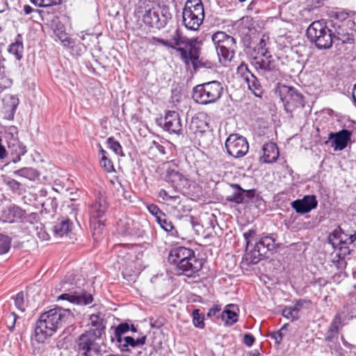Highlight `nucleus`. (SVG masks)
<instances>
[{"label":"nucleus","mask_w":356,"mask_h":356,"mask_svg":"<svg viewBox=\"0 0 356 356\" xmlns=\"http://www.w3.org/2000/svg\"><path fill=\"white\" fill-rule=\"evenodd\" d=\"M245 241V253L243 262L247 265H254L261 260L268 258V254H273L280 247L278 236L276 233H262L257 234V231L250 229L243 233Z\"/></svg>","instance_id":"f257e3e1"},{"label":"nucleus","mask_w":356,"mask_h":356,"mask_svg":"<svg viewBox=\"0 0 356 356\" xmlns=\"http://www.w3.org/2000/svg\"><path fill=\"white\" fill-rule=\"evenodd\" d=\"M74 316L68 309L56 307L42 314L35 327V338L42 343L64 324L70 323Z\"/></svg>","instance_id":"f03ea898"},{"label":"nucleus","mask_w":356,"mask_h":356,"mask_svg":"<svg viewBox=\"0 0 356 356\" xmlns=\"http://www.w3.org/2000/svg\"><path fill=\"white\" fill-rule=\"evenodd\" d=\"M258 53L262 58H254L253 65L259 75L264 76L268 81L275 82L280 77L277 62L273 58L272 55L265 46H259Z\"/></svg>","instance_id":"7ed1b4c3"},{"label":"nucleus","mask_w":356,"mask_h":356,"mask_svg":"<svg viewBox=\"0 0 356 356\" xmlns=\"http://www.w3.org/2000/svg\"><path fill=\"white\" fill-rule=\"evenodd\" d=\"M224 88L218 81L199 84L193 89V99L200 104H209L218 102L222 96Z\"/></svg>","instance_id":"20e7f679"},{"label":"nucleus","mask_w":356,"mask_h":356,"mask_svg":"<svg viewBox=\"0 0 356 356\" xmlns=\"http://www.w3.org/2000/svg\"><path fill=\"white\" fill-rule=\"evenodd\" d=\"M175 49L180 54L181 60L187 65L191 62L194 70L197 71L200 69H213L216 65L209 60L200 58V49L199 46H184L178 48L176 46H170Z\"/></svg>","instance_id":"39448f33"},{"label":"nucleus","mask_w":356,"mask_h":356,"mask_svg":"<svg viewBox=\"0 0 356 356\" xmlns=\"http://www.w3.org/2000/svg\"><path fill=\"white\" fill-rule=\"evenodd\" d=\"M276 93L280 96L287 113H292L297 108L305 106L304 96L294 87L278 84Z\"/></svg>","instance_id":"423d86ee"},{"label":"nucleus","mask_w":356,"mask_h":356,"mask_svg":"<svg viewBox=\"0 0 356 356\" xmlns=\"http://www.w3.org/2000/svg\"><path fill=\"white\" fill-rule=\"evenodd\" d=\"M307 35L311 42L315 44H332L335 40L332 38V31L327 29L323 22H312L307 29Z\"/></svg>","instance_id":"0eeeda50"},{"label":"nucleus","mask_w":356,"mask_h":356,"mask_svg":"<svg viewBox=\"0 0 356 356\" xmlns=\"http://www.w3.org/2000/svg\"><path fill=\"white\" fill-rule=\"evenodd\" d=\"M108 210V203L105 195L99 193L90 204L89 213L91 226L96 229L104 225V216Z\"/></svg>","instance_id":"6e6552de"},{"label":"nucleus","mask_w":356,"mask_h":356,"mask_svg":"<svg viewBox=\"0 0 356 356\" xmlns=\"http://www.w3.org/2000/svg\"><path fill=\"white\" fill-rule=\"evenodd\" d=\"M164 180L177 191L186 188L188 182L186 176L179 171L178 162L175 160L168 163Z\"/></svg>","instance_id":"1a4fd4ad"},{"label":"nucleus","mask_w":356,"mask_h":356,"mask_svg":"<svg viewBox=\"0 0 356 356\" xmlns=\"http://www.w3.org/2000/svg\"><path fill=\"white\" fill-rule=\"evenodd\" d=\"M99 339L91 334L90 332L81 334L76 341L77 356H92V353L98 355L100 346L96 342Z\"/></svg>","instance_id":"9d476101"},{"label":"nucleus","mask_w":356,"mask_h":356,"mask_svg":"<svg viewBox=\"0 0 356 356\" xmlns=\"http://www.w3.org/2000/svg\"><path fill=\"white\" fill-rule=\"evenodd\" d=\"M227 153L236 158L244 156L248 152L249 145L245 138L238 134H231L225 141Z\"/></svg>","instance_id":"9b49d317"},{"label":"nucleus","mask_w":356,"mask_h":356,"mask_svg":"<svg viewBox=\"0 0 356 356\" xmlns=\"http://www.w3.org/2000/svg\"><path fill=\"white\" fill-rule=\"evenodd\" d=\"M157 124L170 134H182L183 125L179 113L168 111L163 118L156 120Z\"/></svg>","instance_id":"f8f14e48"},{"label":"nucleus","mask_w":356,"mask_h":356,"mask_svg":"<svg viewBox=\"0 0 356 356\" xmlns=\"http://www.w3.org/2000/svg\"><path fill=\"white\" fill-rule=\"evenodd\" d=\"M170 14L160 9H149L143 15V22L149 26L160 29L165 26Z\"/></svg>","instance_id":"ddd939ff"},{"label":"nucleus","mask_w":356,"mask_h":356,"mask_svg":"<svg viewBox=\"0 0 356 356\" xmlns=\"http://www.w3.org/2000/svg\"><path fill=\"white\" fill-rule=\"evenodd\" d=\"M352 135V131L346 129L338 132H330L328 134V140L325 142V144L330 143V146L334 151H342L346 148L351 140Z\"/></svg>","instance_id":"4468645a"},{"label":"nucleus","mask_w":356,"mask_h":356,"mask_svg":"<svg viewBox=\"0 0 356 356\" xmlns=\"http://www.w3.org/2000/svg\"><path fill=\"white\" fill-rule=\"evenodd\" d=\"M185 261L183 265H181V266L175 270L176 273L189 278L199 277L203 266L202 260L195 255Z\"/></svg>","instance_id":"2eb2a0df"},{"label":"nucleus","mask_w":356,"mask_h":356,"mask_svg":"<svg viewBox=\"0 0 356 356\" xmlns=\"http://www.w3.org/2000/svg\"><path fill=\"white\" fill-rule=\"evenodd\" d=\"M195 252L184 246H179L171 249L168 254V261L174 266V270L183 265L188 259L194 257Z\"/></svg>","instance_id":"dca6fc26"},{"label":"nucleus","mask_w":356,"mask_h":356,"mask_svg":"<svg viewBox=\"0 0 356 356\" xmlns=\"http://www.w3.org/2000/svg\"><path fill=\"white\" fill-rule=\"evenodd\" d=\"M291 205L298 213L304 214L316 209L318 201L316 197L314 195H305L302 199L294 200Z\"/></svg>","instance_id":"f3484780"},{"label":"nucleus","mask_w":356,"mask_h":356,"mask_svg":"<svg viewBox=\"0 0 356 356\" xmlns=\"http://www.w3.org/2000/svg\"><path fill=\"white\" fill-rule=\"evenodd\" d=\"M342 321L340 314H337L330 323L325 335V341L330 348H336L338 343L339 329Z\"/></svg>","instance_id":"a211bd4d"},{"label":"nucleus","mask_w":356,"mask_h":356,"mask_svg":"<svg viewBox=\"0 0 356 356\" xmlns=\"http://www.w3.org/2000/svg\"><path fill=\"white\" fill-rule=\"evenodd\" d=\"M183 22L185 26L190 30H197L202 24L204 18V11L197 13L183 11Z\"/></svg>","instance_id":"6ab92c4d"},{"label":"nucleus","mask_w":356,"mask_h":356,"mask_svg":"<svg viewBox=\"0 0 356 356\" xmlns=\"http://www.w3.org/2000/svg\"><path fill=\"white\" fill-rule=\"evenodd\" d=\"M59 300H68L77 305H88L93 300L92 296L85 291H74L70 293H63L58 297Z\"/></svg>","instance_id":"aec40b11"},{"label":"nucleus","mask_w":356,"mask_h":356,"mask_svg":"<svg viewBox=\"0 0 356 356\" xmlns=\"http://www.w3.org/2000/svg\"><path fill=\"white\" fill-rule=\"evenodd\" d=\"M89 320L92 327L86 332H90L92 335L101 338L106 328L104 315L101 312L92 314L90 316Z\"/></svg>","instance_id":"412c9836"},{"label":"nucleus","mask_w":356,"mask_h":356,"mask_svg":"<svg viewBox=\"0 0 356 356\" xmlns=\"http://www.w3.org/2000/svg\"><path fill=\"white\" fill-rule=\"evenodd\" d=\"M263 156L260 158V161L272 163L277 161L279 156V151L277 146L274 143H267L262 147Z\"/></svg>","instance_id":"4be33fe9"},{"label":"nucleus","mask_w":356,"mask_h":356,"mask_svg":"<svg viewBox=\"0 0 356 356\" xmlns=\"http://www.w3.org/2000/svg\"><path fill=\"white\" fill-rule=\"evenodd\" d=\"M230 187L233 189V193L226 197V200L237 204H246L248 190L242 188L238 184H231Z\"/></svg>","instance_id":"5701e85b"},{"label":"nucleus","mask_w":356,"mask_h":356,"mask_svg":"<svg viewBox=\"0 0 356 356\" xmlns=\"http://www.w3.org/2000/svg\"><path fill=\"white\" fill-rule=\"evenodd\" d=\"M136 223L130 218H124L118 222V229L122 235H133L135 234Z\"/></svg>","instance_id":"b1692460"},{"label":"nucleus","mask_w":356,"mask_h":356,"mask_svg":"<svg viewBox=\"0 0 356 356\" xmlns=\"http://www.w3.org/2000/svg\"><path fill=\"white\" fill-rule=\"evenodd\" d=\"M332 38L335 40L333 43L339 44L346 43H353L354 42V33L353 31L348 32L346 29H339L337 34L332 33Z\"/></svg>","instance_id":"393cba45"},{"label":"nucleus","mask_w":356,"mask_h":356,"mask_svg":"<svg viewBox=\"0 0 356 356\" xmlns=\"http://www.w3.org/2000/svg\"><path fill=\"white\" fill-rule=\"evenodd\" d=\"M216 50L219 62L222 65H226L234 56V51L227 48L226 46H216Z\"/></svg>","instance_id":"a878e982"},{"label":"nucleus","mask_w":356,"mask_h":356,"mask_svg":"<svg viewBox=\"0 0 356 356\" xmlns=\"http://www.w3.org/2000/svg\"><path fill=\"white\" fill-rule=\"evenodd\" d=\"M72 222L70 219L63 218L53 227V231L56 235L62 236L67 234L72 229Z\"/></svg>","instance_id":"bb28decb"},{"label":"nucleus","mask_w":356,"mask_h":356,"mask_svg":"<svg viewBox=\"0 0 356 356\" xmlns=\"http://www.w3.org/2000/svg\"><path fill=\"white\" fill-rule=\"evenodd\" d=\"M248 84V89L258 97H261L264 93L263 87L257 79V77L253 74L250 79L245 81Z\"/></svg>","instance_id":"cd10ccee"},{"label":"nucleus","mask_w":356,"mask_h":356,"mask_svg":"<svg viewBox=\"0 0 356 356\" xmlns=\"http://www.w3.org/2000/svg\"><path fill=\"white\" fill-rule=\"evenodd\" d=\"M146 338V336H143L140 338L135 339L132 337H124V342L123 345H121L122 348L120 350L122 352H129L130 350L129 348V346L135 348L138 346H143L145 343Z\"/></svg>","instance_id":"c85d7f7f"},{"label":"nucleus","mask_w":356,"mask_h":356,"mask_svg":"<svg viewBox=\"0 0 356 356\" xmlns=\"http://www.w3.org/2000/svg\"><path fill=\"white\" fill-rule=\"evenodd\" d=\"M212 41L215 44L226 43L227 44H233L236 43L235 38L227 34L223 31H218L211 37Z\"/></svg>","instance_id":"c756f323"},{"label":"nucleus","mask_w":356,"mask_h":356,"mask_svg":"<svg viewBox=\"0 0 356 356\" xmlns=\"http://www.w3.org/2000/svg\"><path fill=\"white\" fill-rule=\"evenodd\" d=\"M238 314L235 311L225 309L220 314V318L225 326H232L238 321Z\"/></svg>","instance_id":"7c9ffc66"},{"label":"nucleus","mask_w":356,"mask_h":356,"mask_svg":"<svg viewBox=\"0 0 356 356\" xmlns=\"http://www.w3.org/2000/svg\"><path fill=\"white\" fill-rule=\"evenodd\" d=\"M1 101L6 112L14 113L19 104L18 99L11 95H5Z\"/></svg>","instance_id":"2f4dec72"},{"label":"nucleus","mask_w":356,"mask_h":356,"mask_svg":"<svg viewBox=\"0 0 356 356\" xmlns=\"http://www.w3.org/2000/svg\"><path fill=\"white\" fill-rule=\"evenodd\" d=\"M250 202L254 204L257 207H259L264 204V201L255 189H250L247 191L246 203Z\"/></svg>","instance_id":"473e14b6"},{"label":"nucleus","mask_w":356,"mask_h":356,"mask_svg":"<svg viewBox=\"0 0 356 356\" xmlns=\"http://www.w3.org/2000/svg\"><path fill=\"white\" fill-rule=\"evenodd\" d=\"M172 40L174 41V44H194V43L197 42V38L189 40L185 37H183L179 29H176L172 35Z\"/></svg>","instance_id":"72a5a7b5"},{"label":"nucleus","mask_w":356,"mask_h":356,"mask_svg":"<svg viewBox=\"0 0 356 356\" xmlns=\"http://www.w3.org/2000/svg\"><path fill=\"white\" fill-rule=\"evenodd\" d=\"M198 10L204 11L201 0H187L183 11L197 13Z\"/></svg>","instance_id":"f704fd0d"},{"label":"nucleus","mask_w":356,"mask_h":356,"mask_svg":"<svg viewBox=\"0 0 356 356\" xmlns=\"http://www.w3.org/2000/svg\"><path fill=\"white\" fill-rule=\"evenodd\" d=\"M13 174L30 180L34 179L38 175L36 170L32 168H22L15 170Z\"/></svg>","instance_id":"c9c22d12"},{"label":"nucleus","mask_w":356,"mask_h":356,"mask_svg":"<svg viewBox=\"0 0 356 356\" xmlns=\"http://www.w3.org/2000/svg\"><path fill=\"white\" fill-rule=\"evenodd\" d=\"M282 314L284 317L291 321H297L300 318L299 310L293 307H285L282 311Z\"/></svg>","instance_id":"e433bc0d"},{"label":"nucleus","mask_w":356,"mask_h":356,"mask_svg":"<svg viewBox=\"0 0 356 356\" xmlns=\"http://www.w3.org/2000/svg\"><path fill=\"white\" fill-rule=\"evenodd\" d=\"M204 315L200 313V309H195L193 311V323L195 327L203 329L205 327Z\"/></svg>","instance_id":"4c0bfd02"},{"label":"nucleus","mask_w":356,"mask_h":356,"mask_svg":"<svg viewBox=\"0 0 356 356\" xmlns=\"http://www.w3.org/2000/svg\"><path fill=\"white\" fill-rule=\"evenodd\" d=\"M342 232L343 230L341 229L340 227H338L334 230H333L328 236L329 243H330L334 249L337 248L339 245V241Z\"/></svg>","instance_id":"58836bf2"},{"label":"nucleus","mask_w":356,"mask_h":356,"mask_svg":"<svg viewBox=\"0 0 356 356\" xmlns=\"http://www.w3.org/2000/svg\"><path fill=\"white\" fill-rule=\"evenodd\" d=\"M13 81L10 79L5 75L4 67L0 65V92L12 86Z\"/></svg>","instance_id":"ea45409f"},{"label":"nucleus","mask_w":356,"mask_h":356,"mask_svg":"<svg viewBox=\"0 0 356 356\" xmlns=\"http://www.w3.org/2000/svg\"><path fill=\"white\" fill-rule=\"evenodd\" d=\"M11 245V238L0 233V254L7 253Z\"/></svg>","instance_id":"a19ab883"},{"label":"nucleus","mask_w":356,"mask_h":356,"mask_svg":"<svg viewBox=\"0 0 356 356\" xmlns=\"http://www.w3.org/2000/svg\"><path fill=\"white\" fill-rule=\"evenodd\" d=\"M289 326V324L288 323H285L281 328L280 330H277V331H274V332H272L269 334V336L270 337L271 339H274L275 340V342L276 344H280L282 341V339H283V337L285 334V332L287 330V327Z\"/></svg>","instance_id":"79ce46f5"},{"label":"nucleus","mask_w":356,"mask_h":356,"mask_svg":"<svg viewBox=\"0 0 356 356\" xmlns=\"http://www.w3.org/2000/svg\"><path fill=\"white\" fill-rule=\"evenodd\" d=\"M236 74L242 78L245 82L248 81L251 76L253 75V73H252L250 70L248 69L246 64L244 63H242L236 70Z\"/></svg>","instance_id":"37998d69"},{"label":"nucleus","mask_w":356,"mask_h":356,"mask_svg":"<svg viewBox=\"0 0 356 356\" xmlns=\"http://www.w3.org/2000/svg\"><path fill=\"white\" fill-rule=\"evenodd\" d=\"M17 316L15 312H8L4 316V322L8 330L12 332L14 330Z\"/></svg>","instance_id":"c03bdc74"},{"label":"nucleus","mask_w":356,"mask_h":356,"mask_svg":"<svg viewBox=\"0 0 356 356\" xmlns=\"http://www.w3.org/2000/svg\"><path fill=\"white\" fill-rule=\"evenodd\" d=\"M107 144L108 145L109 148H111L116 154L121 156H124L121 145L118 141L114 140L113 137H110L107 139Z\"/></svg>","instance_id":"a18cd8bd"},{"label":"nucleus","mask_w":356,"mask_h":356,"mask_svg":"<svg viewBox=\"0 0 356 356\" xmlns=\"http://www.w3.org/2000/svg\"><path fill=\"white\" fill-rule=\"evenodd\" d=\"M157 222L163 229L167 232H170L172 235L174 234V226L171 221H169L165 218V216H161V218L158 217Z\"/></svg>","instance_id":"49530a36"},{"label":"nucleus","mask_w":356,"mask_h":356,"mask_svg":"<svg viewBox=\"0 0 356 356\" xmlns=\"http://www.w3.org/2000/svg\"><path fill=\"white\" fill-rule=\"evenodd\" d=\"M9 213L13 216V218L22 219L23 220L26 211L25 210L22 209L21 207L17 206V205H13L9 207Z\"/></svg>","instance_id":"de8ad7c7"},{"label":"nucleus","mask_w":356,"mask_h":356,"mask_svg":"<svg viewBox=\"0 0 356 356\" xmlns=\"http://www.w3.org/2000/svg\"><path fill=\"white\" fill-rule=\"evenodd\" d=\"M64 47L65 51L72 56H81L86 49V46H83V48L81 46H64Z\"/></svg>","instance_id":"09e8293b"},{"label":"nucleus","mask_w":356,"mask_h":356,"mask_svg":"<svg viewBox=\"0 0 356 356\" xmlns=\"http://www.w3.org/2000/svg\"><path fill=\"white\" fill-rule=\"evenodd\" d=\"M63 0H31V1L35 6L39 7H49L53 5H58L63 2Z\"/></svg>","instance_id":"8fccbe9b"},{"label":"nucleus","mask_w":356,"mask_h":356,"mask_svg":"<svg viewBox=\"0 0 356 356\" xmlns=\"http://www.w3.org/2000/svg\"><path fill=\"white\" fill-rule=\"evenodd\" d=\"M8 51L16 60H19L23 57L24 46H9Z\"/></svg>","instance_id":"3c124183"},{"label":"nucleus","mask_w":356,"mask_h":356,"mask_svg":"<svg viewBox=\"0 0 356 356\" xmlns=\"http://www.w3.org/2000/svg\"><path fill=\"white\" fill-rule=\"evenodd\" d=\"M15 305L21 312L25 311L24 294L23 291L19 292L14 298Z\"/></svg>","instance_id":"603ef678"},{"label":"nucleus","mask_w":356,"mask_h":356,"mask_svg":"<svg viewBox=\"0 0 356 356\" xmlns=\"http://www.w3.org/2000/svg\"><path fill=\"white\" fill-rule=\"evenodd\" d=\"M186 223L191 226L195 232H199L201 229V225L197 219L193 216H186L185 218Z\"/></svg>","instance_id":"864d4df0"},{"label":"nucleus","mask_w":356,"mask_h":356,"mask_svg":"<svg viewBox=\"0 0 356 356\" xmlns=\"http://www.w3.org/2000/svg\"><path fill=\"white\" fill-rule=\"evenodd\" d=\"M102 36V33L99 34H90V33H85L83 34L81 38L83 41H86V42H92L94 44H99L100 41L99 40V37Z\"/></svg>","instance_id":"5fc2aeb1"},{"label":"nucleus","mask_w":356,"mask_h":356,"mask_svg":"<svg viewBox=\"0 0 356 356\" xmlns=\"http://www.w3.org/2000/svg\"><path fill=\"white\" fill-rule=\"evenodd\" d=\"M100 165L108 172L114 171V167L113 165V162L107 157H102L101 158Z\"/></svg>","instance_id":"6e6d98bb"},{"label":"nucleus","mask_w":356,"mask_h":356,"mask_svg":"<svg viewBox=\"0 0 356 356\" xmlns=\"http://www.w3.org/2000/svg\"><path fill=\"white\" fill-rule=\"evenodd\" d=\"M147 209L148 211L156 218V221L158 220V217H165V214L160 210V209L156 204H151L150 205L148 206Z\"/></svg>","instance_id":"4d7b16f0"},{"label":"nucleus","mask_w":356,"mask_h":356,"mask_svg":"<svg viewBox=\"0 0 356 356\" xmlns=\"http://www.w3.org/2000/svg\"><path fill=\"white\" fill-rule=\"evenodd\" d=\"M332 261L337 268L341 270L345 268L347 265L345 258L337 256V254Z\"/></svg>","instance_id":"13d9d810"},{"label":"nucleus","mask_w":356,"mask_h":356,"mask_svg":"<svg viewBox=\"0 0 356 356\" xmlns=\"http://www.w3.org/2000/svg\"><path fill=\"white\" fill-rule=\"evenodd\" d=\"M40 220L39 214L37 213H31L30 214L26 215L25 214V216L23 219L25 222H29L31 224H34L35 222H38Z\"/></svg>","instance_id":"bf43d9fd"},{"label":"nucleus","mask_w":356,"mask_h":356,"mask_svg":"<svg viewBox=\"0 0 356 356\" xmlns=\"http://www.w3.org/2000/svg\"><path fill=\"white\" fill-rule=\"evenodd\" d=\"M111 341L114 342L116 341V346L121 349L122 346L124 343V337L123 334L118 333L115 331H114V337H111Z\"/></svg>","instance_id":"052dcab7"},{"label":"nucleus","mask_w":356,"mask_h":356,"mask_svg":"<svg viewBox=\"0 0 356 356\" xmlns=\"http://www.w3.org/2000/svg\"><path fill=\"white\" fill-rule=\"evenodd\" d=\"M348 245H338L337 248H339V252H337L336 254L343 258H345L346 255L350 254V250Z\"/></svg>","instance_id":"680f3d73"},{"label":"nucleus","mask_w":356,"mask_h":356,"mask_svg":"<svg viewBox=\"0 0 356 356\" xmlns=\"http://www.w3.org/2000/svg\"><path fill=\"white\" fill-rule=\"evenodd\" d=\"M129 330V325L127 323H122L117 325L115 331L122 334H125Z\"/></svg>","instance_id":"e2e57ef3"},{"label":"nucleus","mask_w":356,"mask_h":356,"mask_svg":"<svg viewBox=\"0 0 356 356\" xmlns=\"http://www.w3.org/2000/svg\"><path fill=\"white\" fill-rule=\"evenodd\" d=\"M243 341L248 347H251L255 341V338L252 334L245 333Z\"/></svg>","instance_id":"0e129e2a"},{"label":"nucleus","mask_w":356,"mask_h":356,"mask_svg":"<svg viewBox=\"0 0 356 356\" xmlns=\"http://www.w3.org/2000/svg\"><path fill=\"white\" fill-rule=\"evenodd\" d=\"M6 184L13 191H18L20 188L21 184L15 179H11L7 181Z\"/></svg>","instance_id":"69168bd1"},{"label":"nucleus","mask_w":356,"mask_h":356,"mask_svg":"<svg viewBox=\"0 0 356 356\" xmlns=\"http://www.w3.org/2000/svg\"><path fill=\"white\" fill-rule=\"evenodd\" d=\"M159 197H162L164 200H176L178 196H172L170 195L168 192L164 189H161L159 193Z\"/></svg>","instance_id":"338daca9"},{"label":"nucleus","mask_w":356,"mask_h":356,"mask_svg":"<svg viewBox=\"0 0 356 356\" xmlns=\"http://www.w3.org/2000/svg\"><path fill=\"white\" fill-rule=\"evenodd\" d=\"M221 310V307L220 305H213L211 308L209 309V312L207 313L208 317H212L217 315L218 313L220 312Z\"/></svg>","instance_id":"774afa93"}]
</instances>
